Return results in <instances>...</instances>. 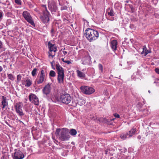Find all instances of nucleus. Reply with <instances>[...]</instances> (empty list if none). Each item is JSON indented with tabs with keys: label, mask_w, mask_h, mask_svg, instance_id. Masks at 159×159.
Returning <instances> with one entry per match:
<instances>
[{
	"label": "nucleus",
	"mask_w": 159,
	"mask_h": 159,
	"mask_svg": "<svg viewBox=\"0 0 159 159\" xmlns=\"http://www.w3.org/2000/svg\"><path fill=\"white\" fill-rule=\"evenodd\" d=\"M84 35L90 42H92L97 39L99 37L98 32L93 29L88 28L84 31Z\"/></svg>",
	"instance_id": "nucleus-1"
},
{
	"label": "nucleus",
	"mask_w": 159,
	"mask_h": 159,
	"mask_svg": "<svg viewBox=\"0 0 159 159\" xmlns=\"http://www.w3.org/2000/svg\"><path fill=\"white\" fill-rule=\"evenodd\" d=\"M69 129L66 128L57 129L55 133L56 136L61 141H64L69 140L70 136L68 134Z\"/></svg>",
	"instance_id": "nucleus-2"
},
{
	"label": "nucleus",
	"mask_w": 159,
	"mask_h": 159,
	"mask_svg": "<svg viewBox=\"0 0 159 159\" xmlns=\"http://www.w3.org/2000/svg\"><path fill=\"white\" fill-rule=\"evenodd\" d=\"M41 11L43 12V15L40 16L41 20L44 23H47L49 20L50 13L48 11L46 5H42L41 8Z\"/></svg>",
	"instance_id": "nucleus-3"
},
{
	"label": "nucleus",
	"mask_w": 159,
	"mask_h": 159,
	"mask_svg": "<svg viewBox=\"0 0 159 159\" xmlns=\"http://www.w3.org/2000/svg\"><path fill=\"white\" fill-rule=\"evenodd\" d=\"M47 75V70L45 69H42L38 74L37 83L38 84H42L46 80Z\"/></svg>",
	"instance_id": "nucleus-4"
},
{
	"label": "nucleus",
	"mask_w": 159,
	"mask_h": 159,
	"mask_svg": "<svg viewBox=\"0 0 159 159\" xmlns=\"http://www.w3.org/2000/svg\"><path fill=\"white\" fill-rule=\"evenodd\" d=\"M56 68L58 74L57 80L58 82L60 83H62L63 81L64 76V69L60 66L59 63H57L56 64Z\"/></svg>",
	"instance_id": "nucleus-5"
},
{
	"label": "nucleus",
	"mask_w": 159,
	"mask_h": 159,
	"mask_svg": "<svg viewBox=\"0 0 159 159\" xmlns=\"http://www.w3.org/2000/svg\"><path fill=\"white\" fill-rule=\"evenodd\" d=\"M72 97L70 95L66 93H61L60 98V101L64 104L70 105L72 101Z\"/></svg>",
	"instance_id": "nucleus-6"
},
{
	"label": "nucleus",
	"mask_w": 159,
	"mask_h": 159,
	"mask_svg": "<svg viewBox=\"0 0 159 159\" xmlns=\"http://www.w3.org/2000/svg\"><path fill=\"white\" fill-rule=\"evenodd\" d=\"M48 48L49 49L48 57L53 58L55 55L57 51V47L55 44L52 43L50 42H49L48 44Z\"/></svg>",
	"instance_id": "nucleus-7"
},
{
	"label": "nucleus",
	"mask_w": 159,
	"mask_h": 159,
	"mask_svg": "<svg viewBox=\"0 0 159 159\" xmlns=\"http://www.w3.org/2000/svg\"><path fill=\"white\" fill-rule=\"evenodd\" d=\"M22 15L25 19L33 26L35 27V25L34 20L30 14L27 11H24Z\"/></svg>",
	"instance_id": "nucleus-8"
},
{
	"label": "nucleus",
	"mask_w": 159,
	"mask_h": 159,
	"mask_svg": "<svg viewBox=\"0 0 159 159\" xmlns=\"http://www.w3.org/2000/svg\"><path fill=\"white\" fill-rule=\"evenodd\" d=\"M80 89L82 93L85 94L90 95L95 91L93 88L89 86H82L80 87Z\"/></svg>",
	"instance_id": "nucleus-9"
},
{
	"label": "nucleus",
	"mask_w": 159,
	"mask_h": 159,
	"mask_svg": "<svg viewBox=\"0 0 159 159\" xmlns=\"http://www.w3.org/2000/svg\"><path fill=\"white\" fill-rule=\"evenodd\" d=\"M52 87L53 85L52 83H48L42 89V91L43 94L47 96L50 95Z\"/></svg>",
	"instance_id": "nucleus-10"
},
{
	"label": "nucleus",
	"mask_w": 159,
	"mask_h": 159,
	"mask_svg": "<svg viewBox=\"0 0 159 159\" xmlns=\"http://www.w3.org/2000/svg\"><path fill=\"white\" fill-rule=\"evenodd\" d=\"M48 6L52 12H55L57 10V6L54 0H48Z\"/></svg>",
	"instance_id": "nucleus-11"
},
{
	"label": "nucleus",
	"mask_w": 159,
	"mask_h": 159,
	"mask_svg": "<svg viewBox=\"0 0 159 159\" xmlns=\"http://www.w3.org/2000/svg\"><path fill=\"white\" fill-rule=\"evenodd\" d=\"M22 103L21 102H19L16 103L15 107L16 113L19 116H22L24 115V113L22 109Z\"/></svg>",
	"instance_id": "nucleus-12"
},
{
	"label": "nucleus",
	"mask_w": 159,
	"mask_h": 159,
	"mask_svg": "<svg viewBox=\"0 0 159 159\" xmlns=\"http://www.w3.org/2000/svg\"><path fill=\"white\" fill-rule=\"evenodd\" d=\"M13 156V159H23L24 157L23 153L20 150L15 149Z\"/></svg>",
	"instance_id": "nucleus-13"
},
{
	"label": "nucleus",
	"mask_w": 159,
	"mask_h": 159,
	"mask_svg": "<svg viewBox=\"0 0 159 159\" xmlns=\"http://www.w3.org/2000/svg\"><path fill=\"white\" fill-rule=\"evenodd\" d=\"M29 100L32 103L36 105H38L39 103L38 98L36 95L34 94H30L29 95Z\"/></svg>",
	"instance_id": "nucleus-14"
},
{
	"label": "nucleus",
	"mask_w": 159,
	"mask_h": 159,
	"mask_svg": "<svg viewBox=\"0 0 159 159\" xmlns=\"http://www.w3.org/2000/svg\"><path fill=\"white\" fill-rule=\"evenodd\" d=\"M111 48L114 51L116 50L117 48V42L116 40H112L110 43Z\"/></svg>",
	"instance_id": "nucleus-15"
},
{
	"label": "nucleus",
	"mask_w": 159,
	"mask_h": 159,
	"mask_svg": "<svg viewBox=\"0 0 159 159\" xmlns=\"http://www.w3.org/2000/svg\"><path fill=\"white\" fill-rule=\"evenodd\" d=\"M85 103V101L84 99H80L78 102H72L71 104H70L74 107H75L77 106V104H78L80 106H82L84 105Z\"/></svg>",
	"instance_id": "nucleus-16"
},
{
	"label": "nucleus",
	"mask_w": 159,
	"mask_h": 159,
	"mask_svg": "<svg viewBox=\"0 0 159 159\" xmlns=\"http://www.w3.org/2000/svg\"><path fill=\"white\" fill-rule=\"evenodd\" d=\"M2 100L1 103L2 104L3 106L2 108L3 109L7 106L8 103L7 101V98L6 97L4 96H2Z\"/></svg>",
	"instance_id": "nucleus-17"
},
{
	"label": "nucleus",
	"mask_w": 159,
	"mask_h": 159,
	"mask_svg": "<svg viewBox=\"0 0 159 159\" xmlns=\"http://www.w3.org/2000/svg\"><path fill=\"white\" fill-rule=\"evenodd\" d=\"M76 72L77 75L79 78L81 79H84L86 75L84 73L79 70H77Z\"/></svg>",
	"instance_id": "nucleus-18"
},
{
	"label": "nucleus",
	"mask_w": 159,
	"mask_h": 159,
	"mask_svg": "<svg viewBox=\"0 0 159 159\" xmlns=\"http://www.w3.org/2000/svg\"><path fill=\"white\" fill-rule=\"evenodd\" d=\"M136 129L135 128H133L127 133V134L129 135L128 137H132L135 134Z\"/></svg>",
	"instance_id": "nucleus-19"
},
{
	"label": "nucleus",
	"mask_w": 159,
	"mask_h": 159,
	"mask_svg": "<svg viewBox=\"0 0 159 159\" xmlns=\"http://www.w3.org/2000/svg\"><path fill=\"white\" fill-rule=\"evenodd\" d=\"M149 53V52L148 50H147V48L146 46H144L143 47V51L141 52L142 54H144V56H146L147 54Z\"/></svg>",
	"instance_id": "nucleus-20"
},
{
	"label": "nucleus",
	"mask_w": 159,
	"mask_h": 159,
	"mask_svg": "<svg viewBox=\"0 0 159 159\" xmlns=\"http://www.w3.org/2000/svg\"><path fill=\"white\" fill-rule=\"evenodd\" d=\"M88 58L87 57H83L81 60L82 62V63L83 65H86L88 63Z\"/></svg>",
	"instance_id": "nucleus-21"
},
{
	"label": "nucleus",
	"mask_w": 159,
	"mask_h": 159,
	"mask_svg": "<svg viewBox=\"0 0 159 159\" xmlns=\"http://www.w3.org/2000/svg\"><path fill=\"white\" fill-rule=\"evenodd\" d=\"M25 85L26 87H29L32 84V82L30 80L27 79L25 81Z\"/></svg>",
	"instance_id": "nucleus-22"
},
{
	"label": "nucleus",
	"mask_w": 159,
	"mask_h": 159,
	"mask_svg": "<svg viewBox=\"0 0 159 159\" xmlns=\"http://www.w3.org/2000/svg\"><path fill=\"white\" fill-rule=\"evenodd\" d=\"M107 12L108 15L110 16H113L115 15V13L112 9L110 10V9H109L108 10V9H107Z\"/></svg>",
	"instance_id": "nucleus-23"
},
{
	"label": "nucleus",
	"mask_w": 159,
	"mask_h": 159,
	"mask_svg": "<svg viewBox=\"0 0 159 159\" xmlns=\"http://www.w3.org/2000/svg\"><path fill=\"white\" fill-rule=\"evenodd\" d=\"M69 133L71 135L74 136L76 135L77 134V131L75 129H72L70 130Z\"/></svg>",
	"instance_id": "nucleus-24"
},
{
	"label": "nucleus",
	"mask_w": 159,
	"mask_h": 159,
	"mask_svg": "<svg viewBox=\"0 0 159 159\" xmlns=\"http://www.w3.org/2000/svg\"><path fill=\"white\" fill-rule=\"evenodd\" d=\"M49 75L50 77H54L56 75V73L54 71L51 70L49 72Z\"/></svg>",
	"instance_id": "nucleus-25"
},
{
	"label": "nucleus",
	"mask_w": 159,
	"mask_h": 159,
	"mask_svg": "<svg viewBox=\"0 0 159 159\" xmlns=\"http://www.w3.org/2000/svg\"><path fill=\"white\" fill-rule=\"evenodd\" d=\"M37 70L38 69L36 68H34L33 70L31 72V74L33 76H34L36 75Z\"/></svg>",
	"instance_id": "nucleus-26"
},
{
	"label": "nucleus",
	"mask_w": 159,
	"mask_h": 159,
	"mask_svg": "<svg viewBox=\"0 0 159 159\" xmlns=\"http://www.w3.org/2000/svg\"><path fill=\"white\" fill-rule=\"evenodd\" d=\"M129 136L127 134H122L120 135V138L121 139H123V140L127 138L128 137V136Z\"/></svg>",
	"instance_id": "nucleus-27"
},
{
	"label": "nucleus",
	"mask_w": 159,
	"mask_h": 159,
	"mask_svg": "<svg viewBox=\"0 0 159 159\" xmlns=\"http://www.w3.org/2000/svg\"><path fill=\"white\" fill-rule=\"evenodd\" d=\"M7 76L9 79L11 80H13L15 78L14 77V76L11 74H7Z\"/></svg>",
	"instance_id": "nucleus-28"
},
{
	"label": "nucleus",
	"mask_w": 159,
	"mask_h": 159,
	"mask_svg": "<svg viewBox=\"0 0 159 159\" xmlns=\"http://www.w3.org/2000/svg\"><path fill=\"white\" fill-rule=\"evenodd\" d=\"M98 68L99 70H100L101 72H102L103 71V66L100 63H99L98 65Z\"/></svg>",
	"instance_id": "nucleus-29"
},
{
	"label": "nucleus",
	"mask_w": 159,
	"mask_h": 159,
	"mask_svg": "<svg viewBox=\"0 0 159 159\" xmlns=\"http://www.w3.org/2000/svg\"><path fill=\"white\" fill-rule=\"evenodd\" d=\"M0 3H1L2 4L6 6V5H10V2L8 0H6L5 2H0Z\"/></svg>",
	"instance_id": "nucleus-30"
},
{
	"label": "nucleus",
	"mask_w": 159,
	"mask_h": 159,
	"mask_svg": "<svg viewBox=\"0 0 159 159\" xmlns=\"http://www.w3.org/2000/svg\"><path fill=\"white\" fill-rule=\"evenodd\" d=\"M15 2L18 5H20L21 4V0H14Z\"/></svg>",
	"instance_id": "nucleus-31"
},
{
	"label": "nucleus",
	"mask_w": 159,
	"mask_h": 159,
	"mask_svg": "<svg viewBox=\"0 0 159 159\" xmlns=\"http://www.w3.org/2000/svg\"><path fill=\"white\" fill-rule=\"evenodd\" d=\"M7 155L5 154H3L1 157V159H7Z\"/></svg>",
	"instance_id": "nucleus-32"
},
{
	"label": "nucleus",
	"mask_w": 159,
	"mask_h": 159,
	"mask_svg": "<svg viewBox=\"0 0 159 159\" xmlns=\"http://www.w3.org/2000/svg\"><path fill=\"white\" fill-rule=\"evenodd\" d=\"M114 116L117 118H120V115L117 113H115L114 114Z\"/></svg>",
	"instance_id": "nucleus-33"
},
{
	"label": "nucleus",
	"mask_w": 159,
	"mask_h": 159,
	"mask_svg": "<svg viewBox=\"0 0 159 159\" xmlns=\"http://www.w3.org/2000/svg\"><path fill=\"white\" fill-rule=\"evenodd\" d=\"M65 49V48H64L63 50L62 51V52L64 54V56L66 55L67 53V51H64Z\"/></svg>",
	"instance_id": "nucleus-34"
},
{
	"label": "nucleus",
	"mask_w": 159,
	"mask_h": 159,
	"mask_svg": "<svg viewBox=\"0 0 159 159\" xmlns=\"http://www.w3.org/2000/svg\"><path fill=\"white\" fill-rule=\"evenodd\" d=\"M54 61H53L52 62H51V65L52 68L53 69L55 70V68L54 67V66L53 65V63H54Z\"/></svg>",
	"instance_id": "nucleus-35"
},
{
	"label": "nucleus",
	"mask_w": 159,
	"mask_h": 159,
	"mask_svg": "<svg viewBox=\"0 0 159 159\" xmlns=\"http://www.w3.org/2000/svg\"><path fill=\"white\" fill-rule=\"evenodd\" d=\"M11 12H7L6 13V15L9 17H11Z\"/></svg>",
	"instance_id": "nucleus-36"
},
{
	"label": "nucleus",
	"mask_w": 159,
	"mask_h": 159,
	"mask_svg": "<svg viewBox=\"0 0 159 159\" xmlns=\"http://www.w3.org/2000/svg\"><path fill=\"white\" fill-rule=\"evenodd\" d=\"M129 7H130V8L131 9L132 11L133 12L134 9V7H133V6L132 5H130Z\"/></svg>",
	"instance_id": "nucleus-37"
},
{
	"label": "nucleus",
	"mask_w": 159,
	"mask_h": 159,
	"mask_svg": "<svg viewBox=\"0 0 159 159\" xmlns=\"http://www.w3.org/2000/svg\"><path fill=\"white\" fill-rule=\"evenodd\" d=\"M67 8V7L66 6H64L61 7V9L62 10H66Z\"/></svg>",
	"instance_id": "nucleus-38"
},
{
	"label": "nucleus",
	"mask_w": 159,
	"mask_h": 159,
	"mask_svg": "<svg viewBox=\"0 0 159 159\" xmlns=\"http://www.w3.org/2000/svg\"><path fill=\"white\" fill-rule=\"evenodd\" d=\"M155 71L156 73L159 74V69L156 68L155 69Z\"/></svg>",
	"instance_id": "nucleus-39"
},
{
	"label": "nucleus",
	"mask_w": 159,
	"mask_h": 159,
	"mask_svg": "<svg viewBox=\"0 0 159 159\" xmlns=\"http://www.w3.org/2000/svg\"><path fill=\"white\" fill-rule=\"evenodd\" d=\"M65 63H67V64H70L71 63V62L68 60L67 61H65Z\"/></svg>",
	"instance_id": "nucleus-40"
},
{
	"label": "nucleus",
	"mask_w": 159,
	"mask_h": 159,
	"mask_svg": "<svg viewBox=\"0 0 159 159\" xmlns=\"http://www.w3.org/2000/svg\"><path fill=\"white\" fill-rule=\"evenodd\" d=\"M2 42L0 41V48H1L2 47Z\"/></svg>",
	"instance_id": "nucleus-41"
},
{
	"label": "nucleus",
	"mask_w": 159,
	"mask_h": 159,
	"mask_svg": "<svg viewBox=\"0 0 159 159\" xmlns=\"http://www.w3.org/2000/svg\"><path fill=\"white\" fill-rule=\"evenodd\" d=\"M34 10L36 11L39 14H40V12L39 11V10L37 9H35Z\"/></svg>",
	"instance_id": "nucleus-42"
},
{
	"label": "nucleus",
	"mask_w": 159,
	"mask_h": 159,
	"mask_svg": "<svg viewBox=\"0 0 159 159\" xmlns=\"http://www.w3.org/2000/svg\"><path fill=\"white\" fill-rule=\"evenodd\" d=\"M51 32L52 34H53L54 32V30L53 29H51Z\"/></svg>",
	"instance_id": "nucleus-43"
},
{
	"label": "nucleus",
	"mask_w": 159,
	"mask_h": 159,
	"mask_svg": "<svg viewBox=\"0 0 159 159\" xmlns=\"http://www.w3.org/2000/svg\"><path fill=\"white\" fill-rule=\"evenodd\" d=\"M3 70V68L1 66H0V72L2 71Z\"/></svg>",
	"instance_id": "nucleus-44"
},
{
	"label": "nucleus",
	"mask_w": 159,
	"mask_h": 159,
	"mask_svg": "<svg viewBox=\"0 0 159 159\" xmlns=\"http://www.w3.org/2000/svg\"><path fill=\"white\" fill-rule=\"evenodd\" d=\"M108 151L107 150H106L105 151V153L106 154H108Z\"/></svg>",
	"instance_id": "nucleus-45"
},
{
	"label": "nucleus",
	"mask_w": 159,
	"mask_h": 159,
	"mask_svg": "<svg viewBox=\"0 0 159 159\" xmlns=\"http://www.w3.org/2000/svg\"><path fill=\"white\" fill-rule=\"evenodd\" d=\"M61 60L63 62H65V61L64 60V58H62L61 59Z\"/></svg>",
	"instance_id": "nucleus-46"
},
{
	"label": "nucleus",
	"mask_w": 159,
	"mask_h": 159,
	"mask_svg": "<svg viewBox=\"0 0 159 159\" xmlns=\"http://www.w3.org/2000/svg\"><path fill=\"white\" fill-rule=\"evenodd\" d=\"M138 138L139 139H140L141 138V137L140 136H138Z\"/></svg>",
	"instance_id": "nucleus-47"
},
{
	"label": "nucleus",
	"mask_w": 159,
	"mask_h": 159,
	"mask_svg": "<svg viewBox=\"0 0 159 159\" xmlns=\"http://www.w3.org/2000/svg\"><path fill=\"white\" fill-rule=\"evenodd\" d=\"M110 20H114V18H112L111 19H109Z\"/></svg>",
	"instance_id": "nucleus-48"
},
{
	"label": "nucleus",
	"mask_w": 159,
	"mask_h": 159,
	"mask_svg": "<svg viewBox=\"0 0 159 159\" xmlns=\"http://www.w3.org/2000/svg\"><path fill=\"white\" fill-rule=\"evenodd\" d=\"M114 119H115L114 118H112L110 120L111 121H112V120H114Z\"/></svg>",
	"instance_id": "nucleus-49"
},
{
	"label": "nucleus",
	"mask_w": 159,
	"mask_h": 159,
	"mask_svg": "<svg viewBox=\"0 0 159 159\" xmlns=\"http://www.w3.org/2000/svg\"><path fill=\"white\" fill-rule=\"evenodd\" d=\"M9 8L10 9H11L12 8V7L11 6H10L9 7Z\"/></svg>",
	"instance_id": "nucleus-50"
},
{
	"label": "nucleus",
	"mask_w": 159,
	"mask_h": 159,
	"mask_svg": "<svg viewBox=\"0 0 159 159\" xmlns=\"http://www.w3.org/2000/svg\"><path fill=\"white\" fill-rule=\"evenodd\" d=\"M20 76L19 75H17V80H18V77H19Z\"/></svg>",
	"instance_id": "nucleus-51"
},
{
	"label": "nucleus",
	"mask_w": 159,
	"mask_h": 159,
	"mask_svg": "<svg viewBox=\"0 0 159 159\" xmlns=\"http://www.w3.org/2000/svg\"><path fill=\"white\" fill-rule=\"evenodd\" d=\"M19 121L20 122V123H22L23 124H24V123L22 121H20V120H19Z\"/></svg>",
	"instance_id": "nucleus-52"
},
{
	"label": "nucleus",
	"mask_w": 159,
	"mask_h": 159,
	"mask_svg": "<svg viewBox=\"0 0 159 159\" xmlns=\"http://www.w3.org/2000/svg\"><path fill=\"white\" fill-rule=\"evenodd\" d=\"M51 98H53V95H51Z\"/></svg>",
	"instance_id": "nucleus-53"
},
{
	"label": "nucleus",
	"mask_w": 159,
	"mask_h": 159,
	"mask_svg": "<svg viewBox=\"0 0 159 159\" xmlns=\"http://www.w3.org/2000/svg\"><path fill=\"white\" fill-rule=\"evenodd\" d=\"M55 98L56 99H57V100H59L58 99V98H57V97H55Z\"/></svg>",
	"instance_id": "nucleus-54"
},
{
	"label": "nucleus",
	"mask_w": 159,
	"mask_h": 159,
	"mask_svg": "<svg viewBox=\"0 0 159 159\" xmlns=\"http://www.w3.org/2000/svg\"><path fill=\"white\" fill-rule=\"evenodd\" d=\"M86 70V69H83V70H82V71H84V70Z\"/></svg>",
	"instance_id": "nucleus-55"
},
{
	"label": "nucleus",
	"mask_w": 159,
	"mask_h": 159,
	"mask_svg": "<svg viewBox=\"0 0 159 159\" xmlns=\"http://www.w3.org/2000/svg\"><path fill=\"white\" fill-rule=\"evenodd\" d=\"M2 27H1V26H0V29H2Z\"/></svg>",
	"instance_id": "nucleus-56"
},
{
	"label": "nucleus",
	"mask_w": 159,
	"mask_h": 159,
	"mask_svg": "<svg viewBox=\"0 0 159 159\" xmlns=\"http://www.w3.org/2000/svg\"><path fill=\"white\" fill-rule=\"evenodd\" d=\"M148 92H149V93H150V90H149V91H148Z\"/></svg>",
	"instance_id": "nucleus-57"
},
{
	"label": "nucleus",
	"mask_w": 159,
	"mask_h": 159,
	"mask_svg": "<svg viewBox=\"0 0 159 159\" xmlns=\"http://www.w3.org/2000/svg\"><path fill=\"white\" fill-rule=\"evenodd\" d=\"M147 111V110H145L144 111Z\"/></svg>",
	"instance_id": "nucleus-58"
},
{
	"label": "nucleus",
	"mask_w": 159,
	"mask_h": 159,
	"mask_svg": "<svg viewBox=\"0 0 159 159\" xmlns=\"http://www.w3.org/2000/svg\"><path fill=\"white\" fill-rule=\"evenodd\" d=\"M126 2L128 3V1H126Z\"/></svg>",
	"instance_id": "nucleus-59"
}]
</instances>
